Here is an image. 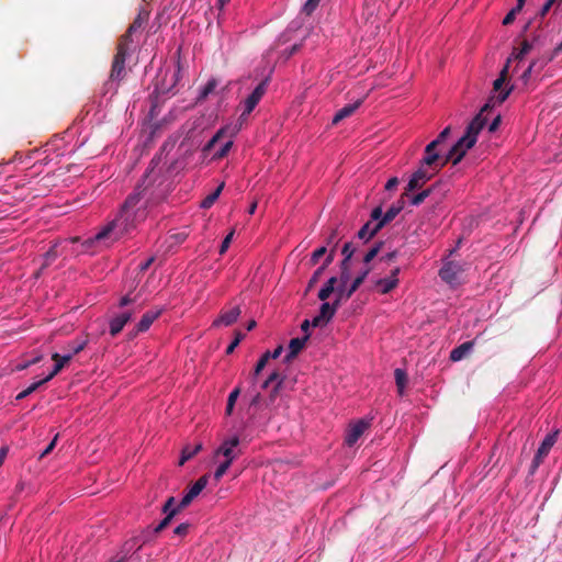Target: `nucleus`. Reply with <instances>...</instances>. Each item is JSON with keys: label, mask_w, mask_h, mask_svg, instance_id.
<instances>
[{"label": "nucleus", "mask_w": 562, "mask_h": 562, "mask_svg": "<svg viewBox=\"0 0 562 562\" xmlns=\"http://www.w3.org/2000/svg\"><path fill=\"white\" fill-rule=\"evenodd\" d=\"M266 81L260 82L254 91L248 95V98L244 101L243 106L244 110L240 114V120H245L257 106L261 98L266 92Z\"/></svg>", "instance_id": "9b49d317"}, {"label": "nucleus", "mask_w": 562, "mask_h": 562, "mask_svg": "<svg viewBox=\"0 0 562 562\" xmlns=\"http://www.w3.org/2000/svg\"><path fill=\"white\" fill-rule=\"evenodd\" d=\"M225 183L222 182L218 184V187L210 194H207L201 202L200 206L202 209H210L215 201L218 199L220 194L222 193L224 189Z\"/></svg>", "instance_id": "bb28decb"}, {"label": "nucleus", "mask_w": 562, "mask_h": 562, "mask_svg": "<svg viewBox=\"0 0 562 562\" xmlns=\"http://www.w3.org/2000/svg\"><path fill=\"white\" fill-rule=\"evenodd\" d=\"M233 235L234 233L231 232L225 238L224 240L222 241L221 244V248H220V254L223 255L226 252V250L228 249L229 245H231V241H232V238H233Z\"/></svg>", "instance_id": "09e8293b"}, {"label": "nucleus", "mask_w": 562, "mask_h": 562, "mask_svg": "<svg viewBox=\"0 0 562 562\" xmlns=\"http://www.w3.org/2000/svg\"><path fill=\"white\" fill-rule=\"evenodd\" d=\"M374 223H375V222H374V221H372V220H371L370 222L366 223V224L360 228V231L358 232V237H359L360 239H366V240L370 239L372 236H369V233H370V231L373 228Z\"/></svg>", "instance_id": "4c0bfd02"}, {"label": "nucleus", "mask_w": 562, "mask_h": 562, "mask_svg": "<svg viewBox=\"0 0 562 562\" xmlns=\"http://www.w3.org/2000/svg\"><path fill=\"white\" fill-rule=\"evenodd\" d=\"M499 123H501V117H499V116H496V117L491 122V124H490V126H488V131H490V132H494V131L498 127Z\"/></svg>", "instance_id": "052dcab7"}, {"label": "nucleus", "mask_w": 562, "mask_h": 562, "mask_svg": "<svg viewBox=\"0 0 562 562\" xmlns=\"http://www.w3.org/2000/svg\"><path fill=\"white\" fill-rule=\"evenodd\" d=\"M443 165L445 162L439 160L436 165L430 167L424 164L423 159L420 167L412 175L408 181L407 191H414L422 187L425 182L430 180Z\"/></svg>", "instance_id": "39448f33"}, {"label": "nucleus", "mask_w": 562, "mask_h": 562, "mask_svg": "<svg viewBox=\"0 0 562 562\" xmlns=\"http://www.w3.org/2000/svg\"><path fill=\"white\" fill-rule=\"evenodd\" d=\"M239 392H240V390H239L238 387H236V389H234V390L229 393L227 402H228L231 405H235V402H236V400H237V397H238V395H239Z\"/></svg>", "instance_id": "5fc2aeb1"}, {"label": "nucleus", "mask_w": 562, "mask_h": 562, "mask_svg": "<svg viewBox=\"0 0 562 562\" xmlns=\"http://www.w3.org/2000/svg\"><path fill=\"white\" fill-rule=\"evenodd\" d=\"M239 437L237 435H233L231 437L225 438L221 445L214 451V459L223 458V460H229V462H234L240 454L241 449L239 448Z\"/></svg>", "instance_id": "423d86ee"}, {"label": "nucleus", "mask_w": 562, "mask_h": 562, "mask_svg": "<svg viewBox=\"0 0 562 562\" xmlns=\"http://www.w3.org/2000/svg\"><path fill=\"white\" fill-rule=\"evenodd\" d=\"M404 202L398 201L391 205L385 213L381 206H376L371 212V220L374 221V226L370 231L369 236L375 235L384 225L392 222L403 210Z\"/></svg>", "instance_id": "20e7f679"}, {"label": "nucleus", "mask_w": 562, "mask_h": 562, "mask_svg": "<svg viewBox=\"0 0 562 562\" xmlns=\"http://www.w3.org/2000/svg\"><path fill=\"white\" fill-rule=\"evenodd\" d=\"M225 473L226 472L224 470H222L221 468L217 467L214 472V480L220 481L224 476Z\"/></svg>", "instance_id": "680f3d73"}, {"label": "nucleus", "mask_w": 562, "mask_h": 562, "mask_svg": "<svg viewBox=\"0 0 562 562\" xmlns=\"http://www.w3.org/2000/svg\"><path fill=\"white\" fill-rule=\"evenodd\" d=\"M231 130L229 126H225V127H222L220 128L215 134L214 136L205 144L203 150L205 153H209V151H212L215 146L222 142L224 139V137L226 136L227 132Z\"/></svg>", "instance_id": "b1692460"}, {"label": "nucleus", "mask_w": 562, "mask_h": 562, "mask_svg": "<svg viewBox=\"0 0 562 562\" xmlns=\"http://www.w3.org/2000/svg\"><path fill=\"white\" fill-rule=\"evenodd\" d=\"M551 59H552V56L541 57V58L532 60L531 63H537V68L535 70V72L539 74Z\"/></svg>", "instance_id": "de8ad7c7"}, {"label": "nucleus", "mask_w": 562, "mask_h": 562, "mask_svg": "<svg viewBox=\"0 0 562 562\" xmlns=\"http://www.w3.org/2000/svg\"><path fill=\"white\" fill-rule=\"evenodd\" d=\"M370 423L364 419H359L352 424L349 425L346 436H345V443L348 447H352L358 439L363 435L366 429H368Z\"/></svg>", "instance_id": "ddd939ff"}, {"label": "nucleus", "mask_w": 562, "mask_h": 562, "mask_svg": "<svg viewBox=\"0 0 562 562\" xmlns=\"http://www.w3.org/2000/svg\"><path fill=\"white\" fill-rule=\"evenodd\" d=\"M358 288L359 286H356V283L352 282L350 288L346 292V299H349L353 294V292L357 291Z\"/></svg>", "instance_id": "69168bd1"}, {"label": "nucleus", "mask_w": 562, "mask_h": 562, "mask_svg": "<svg viewBox=\"0 0 562 562\" xmlns=\"http://www.w3.org/2000/svg\"><path fill=\"white\" fill-rule=\"evenodd\" d=\"M87 344H88L87 339H82L80 341L70 342L68 345V347L70 349L69 353H72V356L79 353L80 351H82L85 349Z\"/></svg>", "instance_id": "ea45409f"}, {"label": "nucleus", "mask_w": 562, "mask_h": 562, "mask_svg": "<svg viewBox=\"0 0 562 562\" xmlns=\"http://www.w3.org/2000/svg\"><path fill=\"white\" fill-rule=\"evenodd\" d=\"M177 513L178 508H173L172 510H170V513L166 515V517L155 527V532H160L161 530H164L170 524L171 519Z\"/></svg>", "instance_id": "c9c22d12"}, {"label": "nucleus", "mask_w": 562, "mask_h": 562, "mask_svg": "<svg viewBox=\"0 0 562 562\" xmlns=\"http://www.w3.org/2000/svg\"><path fill=\"white\" fill-rule=\"evenodd\" d=\"M335 291H336V300H339V302H340L342 299H346L347 290H345L342 286H338L337 289H335Z\"/></svg>", "instance_id": "13d9d810"}, {"label": "nucleus", "mask_w": 562, "mask_h": 562, "mask_svg": "<svg viewBox=\"0 0 562 562\" xmlns=\"http://www.w3.org/2000/svg\"><path fill=\"white\" fill-rule=\"evenodd\" d=\"M232 464H233V462H229V460H223L220 462V464L217 467L221 468L222 470H224L225 472H227V470L229 469V467Z\"/></svg>", "instance_id": "0e129e2a"}, {"label": "nucleus", "mask_w": 562, "mask_h": 562, "mask_svg": "<svg viewBox=\"0 0 562 562\" xmlns=\"http://www.w3.org/2000/svg\"><path fill=\"white\" fill-rule=\"evenodd\" d=\"M361 104V101H356L355 103L346 104L341 109H339L333 117V124H338L340 121L350 116Z\"/></svg>", "instance_id": "5701e85b"}, {"label": "nucleus", "mask_w": 562, "mask_h": 562, "mask_svg": "<svg viewBox=\"0 0 562 562\" xmlns=\"http://www.w3.org/2000/svg\"><path fill=\"white\" fill-rule=\"evenodd\" d=\"M235 133H236V131L233 130L231 135L225 140L222 142L220 148L214 151L213 159H221L228 154V151L231 150V148L234 144L233 136Z\"/></svg>", "instance_id": "393cba45"}, {"label": "nucleus", "mask_w": 562, "mask_h": 562, "mask_svg": "<svg viewBox=\"0 0 562 562\" xmlns=\"http://www.w3.org/2000/svg\"><path fill=\"white\" fill-rule=\"evenodd\" d=\"M56 441H57V436H55V438L49 442V445L41 453V458H44L45 456H47L54 449V447L56 445Z\"/></svg>", "instance_id": "4d7b16f0"}, {"label": "nucleus", "mask_w": 562, "mask_h": 562, "mask_svg": "<svg viewBox=\"0 0 562 562\" xmlns=\"http://www.w3.org/2000/svg\"><path fill=\"white\" fill-rule=\"evenodd\" d=\"M394 375H395V383H396V386H397L398 394L403 395L404 394V389H405L406 383H407L406 372L404 370L397 368L394 371Z\"/></svg>", "instance_id": "c756f323"}, {"label": "nucleus", "mask_w": 562, "mask_h": 562, "mask_svg": "<svg viewBox=\"0 0 562 562\" xmlns=\"http://www.w3.org/2000/svg\"><path fill=\"white\" fill-rule=\"evenodd\" d=\"M380 250V245L372 246L363 256V262L369 263L373 258L376 257Z\"/></svg>", "instance_id": "a19ab883"}, {"label": "nucleus", "mask_w": 562, "mask_h": 562, "mask_svg": "<svg viewBox=\"0 0 562 562\" xmlns=\"http://www.w3.org/2000/svg\"><path fill=\"white\" fill-rule=\"evenodd\" d=\"M532 48H533V42H529V41L525 40L518 49L521 50L522 54H525L527 56L532 50Z\"/></svg>", "instance_id": "603ef678"}, {"label": "nucleus", "mask_w": 562, "mask_h": 562, "mask_svg": "<svg viewBox=\"0 0 562 562\" xmlns=\"http://www.w3.org/2000/svg\"><path fill=\"white\" fill-rule=\"evenodd\" d=\"M554 442H555V434L548 435L544 438V440L542 441L541 446L539 447L537 454L538 456L547 454L549 452L550 448L554 445Z\"/></svg>", "instance_id": "2f4dec72"}, {"label": "nucleus", "mask_w": 562, "mask_h": 562, "mask_svg": "<svg viewBox=\"0 0 562 562\" xmlns=\"http://www.w3.org/2000/svg\"><path fill=\"white\" fill-rule=\"evenodd\" d=\"M217 82L215 79H211L206 82V85L201 89L199 99H205L210 93L214 91Z\"/></svg>", "instance_id": "e433bc0d"}, {"label": "nucleus", "mask_w": 562, "mask_h": 562, "mask_svg": "<svg viewBox=\"0 0 562 562\" xmlns=\"http://www.w3.org/2000/svg\"><path fill=\"white\" fill-rule=\"evenodd\" d=\"M400 268H395L391 271V274L386 278L379 279L375 283L379 291L383 294L391 292L398 284Z\"/></svg>", "instance_id": "dca6fc26"}, {"label": "nucleus", "mask_w": 562, "mask_h": 562, "mask_svg": "<svg viewBox=\"0 0 562 562\" xmlns=\"http://www.w3.org/2000/svg\"><path fill=\"white\" fill-rule=\"evenodd\" d=\"M132 311H123L120 314L115 315L110 321V334L111 336H116L126 325V323L132 318Z\"/></svg>", "instance_id": "f3484780"}, {"label": "nucleus", "mask_w": 562, "mask_h": 562, "mask_svg": "<svg viewBox=\"0 0 562 562\" xmlns=\"http://www.w3.org/2000/svg\"><path fill=\"white\" fill-rule=\"evenodd\" d=\"M509 64L506 63L504 68L502 69L499 77L493 83V95L490 98V103L494 106L496 104L503 103L508 95L510 94L513 87L504 86L507 79Z\"/></svg>", "instance_id": "6e6552de"}, {"label": "nucleus", "mask_w": 562, "mask_h": 562, "mask_svg": "<svg viewBox=\"0 0 562 562\" xmlns=\"http://www.w3.org/2000/svg\"><path fill=\"white\" fill-rule=\"evenodd\" d=\"M486 125V117L483 113H479L473 117L470 124L467 126L464 135L451 147L447 156L442 159V162L447 164L452 161L457 165L461 161L465 153L471 149L477 140V135Z\"/></svg>", "instance_id": "f03ea898"}, {"label": "nucleus", "mask_w": 562, "mask_h": 562, "mask_svg": "<svg viewBox=\"0 0 562 562\" xmlns=\"http://www.w3.org/2000/svg\"><path fill=\"white\" fill-rule=\"evenodd\" d=\"M244 335L241 333H236L234 340L228 345L226 348V353L231 355L234 352L235 348L240 344L243 340Z\"/></svg>", "instance_id": "37998d69"}, {"label": "nucleus", "mask_w": 562, "mask_h": 562, "mask_svg": "<svg viewBox=\"0 0 562 562\" xmlns=\"http://www.w3.org/2000/svg\"><path fill=\"white\" fill-rule=\"evenodd\" d=\"M509 64L506 63L504 68L502 69L499 77L493 83V95L490 98V103L494 106L496 104L503 103L508 95L510 94L513 87L504 86L507 79Z\"/></svg>", "instance_id": "0eeeda50"}, {"label": "nucleus", "mask_w": 562, "mask_h": 562, "mask_svg": "<svg viewBox=\"0 0 562 562\" xmlns=\"http://www.w3.org/2000/svg\"><path fill=\"white\" fill-rule=\"evenodd\" d=\"M202 449V443L199 442L195 446H186L182 449L181 458L179 461L180 465H183L188 460H190L192 457H194L200 450Z\"/></svg>", "instance_id": "cd10ccee"}, {"label": "nucleus", "mask_w": 562, "mask_h": 562, "mask_svg": "<svg viewBox=\"0 0 562 562\" xmlns=\"http://www.w3.org/2000/svg\"><path fill=\"white\" fill-rule=\"evenodd\" d=\"M283 351L282 346H278L272 352L269 351L270 359H277L281 356Z\"/></svg>", "instance_id": "bf43d9fd"}, {"label": "nucleus", "mask_w": 562, "mask_h": 562, "mask_svg": "<svg viewBox=\"0 0 562 562\" xmlns=\"http://www.w3.org/2000/svg\"><path fill=\"white\" fill-rule=\"evenodd\" d=\"M336 282L337 279L335 277H331L327 280V282L318 292V299L321 301H326L329 297V295L335 291Z\"/></svg>", "instance_id": "c85d7f7f"}, {"label": "nucleus", "mask_w": 562, "mask_h": 562, "mask_svg": "<svg viewBox=\"0 0 562 562\" xmlns=\"http://www.w3.org/2000/svg\"><path fill=\"white\" fill-rule=\"evenodd\" d=\"M175 502H176L175 497H172V496L169 497L166 501L165 505L162 506V513L168 515L170 513V510H172L173 508H178V512L183 508V507H179V505L175 506Z\"/></svg>", "instance_id": "c03bdc74"}, {"label": "nucleus", "mask_w": 562, "mask_h": 562, "mask_svg": "<svg viewBox=\"0 0 562 562\" xmlns=\"http://www.w3.org/2000/svg\"><path fill=\"white\" fill-rule=\"evenodd\" d=\"M450 127H446L443 131L440 132V134L437 136L436 139L430 142L426 148H425V155H424V164L427 166H434L439 160H442L443 158L438 154L437 146L441 144L449 135Z\"/></svg>", "instance_id": "9d476101"}, {"label": "nucleus", "mask_w": 562, "mask_h": 562, "mask_svg": "<svg viewBox=\"0 0 562 562\" xmlns=\"http://www.w3.org/2000/svg\"><path fill=\"white\" fill-rule=\"evenodd\" d=\"M159 315H160V311L146 312L136 325V333L146 331L151 326V324L155 322V319L158 318Z\"/></svg>", "instance_id": "412c9836"}, {"label": "nucleus", "mask_w": 562, "mask_h": 562, "mask_svg": "<svg viewBox=\"0 0 562 562\" xmlns=\"http://www.w3.org/2000/svg\"><path fill=\"white\" fill-rule=\"evenodd\" d=\"M398 184V179L396 177H392L391 179L387 180V182L385 183V190H393L397 187Z\"/></svg>", "instance_id": "6e6d98bb"}, {"label": "nucleus", "mask_w": 562, "mask_h": 562, "mask_svg": "<svg viewBox=\"0 0 562 562\" xmlns=\"http://www.w3.org/2000/svg\"><path fill=\"white\" fill-rule=\"evenodd\" d=\"M153 183L149 171L125 199L115 218L104 225L90 241L112 243L136 229L147 218L148 209L155 202Z\"/></svg>", "instance_id": "f257e3e1"}, {"label": "nucleus", "mask_w": 562, "mask_h": 562, "mask_svg": "<svg viewBox=\"0 0 562 562\" xmlns=\"http://www.w3.org/2000/svg\"><path fill=\"white\" fill-rule=\"evenodd\" d=\"M270 359V355H269V351L265 352L260 359L258 360L256 367H255V371H254V376H252V380L255 381L258 376V374L263 370V368L266 367L267 362L269 361Z\"/></svg>", "instance_id": "f704fd0d"}, {"label": "nucleus", "mask_w": 562, "mask_h": 562, "mask_svg": "<svg viewBox=\"0 0 562 562\" xmlns=\"http://www.w3.org/2000/svg\"><path fill=\"white\" fill-rule=\"evenodd\" d=\"M47 381H44V379L42 380H38L36 382H33L31 385H29L25 390H23L22 392H20L18 395H16V400H23L25 398L26 396H29L30 394H32L33 392H35L41 385H43L44 383H46Z\"/></svg>", "instance_id": "473e14b6"}, {"label": "nucleus", "mask_w": 562, "mask_h": 562, "mask_svg": "<svg viewBox=\"0 0 562 562\" xmlns=\"http://www.w3.org/2000/svg\"><path fill=\"white\" fill-rule=\"evenodd\" d=\"M271 383H276L274 392H278L283 383V378L277 371L272 372L268 379L262 383L261 387L267 389Z\"/></svg>", "instance_id": "7c9ffc66"}, {"label": "nucleus", "mask_w": 562, "mask_h": 562, "mask_svg": "<svg viewBox=\"0 0 562 562\" xmlns=\"http://www.w3.org/2000/svg\"><path fill=\"white\" fill-rule=\"evenodd\" d=\"M189 527H190V525L187 522L180 524L179 526H177L175 528L173 532H175V535H178V536H186L188 533Z\"/></svg>", "instance_id": "864d4df0"}, {"label": "nucleus", "mask_w": 562, "mask_h": 562, "mask_svg": "<svg viewBox=\"0 0 562 562\" xmlns=\"http://www.w3.org/2000/svg\"><path fill=\"white\" fill-rule=\"evenodd\" d=\"M463 271L464 268L459 262L447 260L439 270V277L449 285L457 286L460 284V276Z\"/></svg>", "instance_id": "1a4fd4ad"}, {"label": "nucleus", "mask_w": 562, "mask_h": 562, "mask_svg": "<svg viewBox=\"0 0 562 562\" xmlns=\"http://www.w3.org/2000/svg\"><path fill=\"white\" fill-rule=\"evenodd\" d=\"M520 11L517 10L515 7L505 15V18L503 19V24L504 25H509L512 24L515 19H516V15L519 13Z\"/></svg>", "instance_id": "a18cd8bd"}, {"label": "nucleus", "mask_w": 562, "mask_h": 562, "mask_svg": "<svg viewBox=\"0 0 562 562\" xmlns=\"http://www.w3.org/2000/svg\"><path fill=\"white\" fill-rule=\"evenodd\" d=\"M526 57L525 54H522L521 50H519L518 48H515L510 55V57L508 58V63H512L513 60H517L518 63L524 60Z\"/></svg>", "instance_id": "3c124183"}, {"label": "nucleus", "mask_w": 562, "mask_h": 562, "mask_svg": "<svg viewBox=\"0 0 562 562\" xmlns=\"http://www.w3.org/2000/svg\"><path fill=\"white\" fill-rule=\"evenodd\" d=\"M327 249L325 246H322L319 248H317L313 254H312V257H311V261L313 265H316L318 262V260L326 254Z\"/></svg>", "instance_id": "49530a36"}, {"label": "nucleus", "mask_w": 562, "mask_h": 562, "mask_svg": "<svg viewBox=\"0 0 562 562\" xmlns=\"http://www.w3.org/2000/svg\"><path fill=\"white\" fill-rule=\"evenodd\" d=\"M207 475L201 476L193 485L189 487L179 503V507H187L207 485Z\"/></svg>", "instance_id": "4468645a"}, {"label": "nucleus", "mask_w": 562, "mask_h": 562, "mask_svg": "<svg viewBox=\"0 0 562 562\" xmlns=\"http://www.w3.org/2000/svg\"><path fill=\"white\" fill-rule=\"evenodd\" d=\"M429 194H430V189L424 190V191L417 193L415 196H413L411 203L413 205H419L425 201V199L427 196H429Z\"/></svg>", "instance_id": "79ce46f5"}, {"label": "nucleus", "mask_w": 562, "mask_h": 562, "mask_svg": "<svg viewBox=\"0 0 562 562\" xmlns=\"http://www.w3.org/2000/svg\"><path fill=\"white\" fill-rule=\"evenodd\" d=\"M149 13L146 10H140L132 25L128 27L125 35L122 36L120 42H123L126 46H128L130 37L133 33L142 29L143 24L148 20Z\"/></svg>", "instance_id": "a211bd4d"}, {"label": "nucleus", "mask_w": 562, "mask_h": 562, "mask_svg": "<svg viewBox=\"0 0 562 562\" xmlns=\"http://www.w3.org/2000/svg\"><path fill=\"white\" fill-rule=\"evenodd\" d=\"M310 326H312V321L310 322L308 319H305L302 325H301V329L303 331H305V335L307 334V330L310 328Z\"/></svg>", "instance_id": "774afa93"}, {"label": "nucleus", "mask_w": 562, "mask_h": 562, "mask_svg": "<svg viewBox=\"0 0 562 562\" xmlns=\"http://www.w3.org/2000/svg\"><path fill=\"white\" fill-rule=\"evenodd\" d=\"M355 251H356V248L353 247V245L351 243H346L342 247L341 254L344 256V260L341 262V267H342L344 271L340 277L342 282H345L349 278L346 269H347L348 262L351 259V257L353 256Z\"/></svg>", "instance_id": "4be33fe9"}, {"label": "nucleus", "mask_w": 562, "mask_h": 562, "mask_svg": "<svg viewBox=\"0 0 562 562\" xmlns=\"http://www.w3.org/2000/svg\"><path fill=\"white\" fill-rule=\"evenodd\" d=\"M310 335L306 334L302 338H292L289 344V352L284 358L285 362H290L294 357L297 356V353L304 348Z\"/></svg>", "instance_id": "aec40b11"}, {"label": "nucleus", "mask_w": 562, "mask_h": 562, "mask_svg": "<svg viewBox=\"0 0 562 562\" xmlns=\"http://www.w3.org/2000/svg\"><path fill=\"white\" fill-rule=\"evenodd\" d=\"M553 4H551L549 1H546V3L542 5L540 13L542 16H544L551 9Z\"/></svg>", "instance_id": "e2e57ef3"}, {"label": "nucleus", "mask_w": 562, "mask_h": 562, "mask_svg": "<svg viewBox=\"0 0 562 562\" xmlns=\"http://www.w3.org/2000/svg\"><path fill=\"white\" fill-rule=\"evenodd\" d=\"M537 68V63H530V65L524 70V72L520 76V80L524 85H527L530 77L536 74L535 70Z\"/></svg>", "instance_id": "58836bf2"}, {"label": "nucleus", "mask_w": 562, "mask_h": 562, "mask_svg": "<svg viewBox=\"0 0 562 562\" xmlns=\"http://www.w3.org/2000/svg\"><path fill=\"white\" fill-rule=\"evenodd\" d=\"M338 306L339 300H335L333 304L328 302H323L319 308V313L312 319V326H325L334 317Z\"/></svg>", "instance_id": "f8f14e48"}, {"label": "nucleus", "mask_w": 562, "mask_h": 562, "mask_svg": "<svg viewBox=\"0 0 562 562\" xmlns=\"http://www.w3.org/2000/svg\"><path fill=\"white\" fill-rule=\"evenodd\" d=\"M472 342H464L459 347L454 348L450 353V359L452 361H460L463 359L470 351L472 350Z\"/></svg>", "instance_id": "a878e982"}, {"label": "nucleus", "mask_w": 562, "mask_h": 562, "mask_svg": "<svg viewBox=\"0 0 562 562\" xmlns=\"http://www.w3.org/2000/svg\"><path fill=\"white\" fill-rule=\"evenodd\" d=\"M240 308L238 306H234L228 311L222 312L221 315L213 321L212 326L213 327H221V326H231L234 324L238 317L240 316Z\"/></svg>", "instance_id": "2eb2a0df"}, {"label": "nucleus", "mask_w": 562, "mask_h": 562, "mask_svg": "<svg viewBox=\"0 0 562 562\" xmlns=\"http://www.w3.org/2000/svg\"><path fill=\"white\" fill-rule=\"evenodd\" d=\"M333 260H334V248L329 251L328 256H327V257H326V259H325L324 265L315 271L314 276L312 277V279H311V281H310V286H311L314 282H316L317 278L323 273L324 269H325L328 265H330V263L333 262Z\"/></svg>", "instance_id": "72a5a7b5"}, {"label": "nucleus", "mask_w": 562, "mask_h": 562, "mask_svg": "<svg viewBox=\"0 0 562 562\" xmlns=\"http://www.w3.org/2000/svg\"><path fill=\"white\" fill-rule=\"evenodd\" d=\"M319 3V0H307L304 4V11L307 13V14H311L315 9L316 7L318 5Z\"/></svg>", "instance_id": "8fccbe9b"}, {"label": "nucleus", "mask_w": 562, "mask_h": 562, "mask_svg": "<svg viewBox=\"0 0 562 562\" xmlns=\"http://www.w3.org/2000/svg\"><path fill=\"white\" fill-rule=\"evenodd\" d=\"M42 360V355H37L35 357H33L32 359L30 360H24L26 363H29V367L32 366V364H35L37 362H40Z\"/></svg>", "instance_id": "338daca9"}, {"label": "nucleus", "mask_w": 562, "mask_h": 562, "mask_svg": "<svg viewBox=\"0 0 562 562\" xmlns=\"http://www.w3.org/2000/svg\"><path fill=\"white\" fill-rule=\"evenodd\" d=\"M72 353H66L60 356L55 352L52 355V359L56 361L52 372L44 378V381H50L56 374H58L61 369L71 360Z\"/></svg>", "instance_id": "6ab92c4d"}, {"label": "nucleus", "mask_w": 562, "mask_h": 562, "mask_svg": "<svg viewBox=\"0 0 562 562\" xmlns=\"http://www.w3.org/2000/svg\"><path fill=\"white\" fill-rule=\"evenodd\" d=\"M128 54V46L123 42L119 43L117 53L114 57L110 79L105 82L106 92L115 93L119 82L125 76V59Z\"/></svg>", "instance_id": "7ed1b4c3"}]
</instances>
